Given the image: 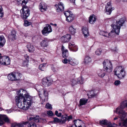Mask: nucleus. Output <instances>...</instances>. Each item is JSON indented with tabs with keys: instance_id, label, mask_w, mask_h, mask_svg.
Segmentation results:
<instances>
[{
	"instance_id": "40",
	"label": "nucleus",
	"mask_w": 127,
	"mask_h": 127,
	"mask_svg": "<svg viewBox=\"0 0 127 127\" xmlns=\"http://www.w3.org/2000/svg\"><path fill=\"white\" fill-rule=\"evenodd\" d=\"M119 125L120 126H124L127 127V119L124 120L123 122L122 123H119Z\"/></svg>"
},
{
	"instance_id": "33",
	"label": "nucleus",
	"mask_w": 127,
	"mask_h": 127,
	"mask_svg": "<svg viewBox=\"0 0 127 127\" xmlns=\"http://www.w3.org/2000/svg\"><path fill=\"white\" fill-rule=\"evenodd\" d=\"M104 71L103 70L99 69L97 71V74L98 76L101 78H103L106 74Z\"/></svg>"
},
{
	"instance_id": "7",
	"label": "nucleus",
	"mask_w": 127,
	"mask_h": 127,
	"mask_svg": "<svg viewBox=\"0 0 127 127\" xmlns=\"http://www.w3.org/2000/svg\"><path fill=\"white\" fill-rule=\"evenodd\" d=\"M27 121L26 122H22L20 123H19L20 127H24V125H26L27 124L29 123L28 125V127H31L32 115H29L27 117Z\"/></svg>"
},
{
	"instance_id": "44",
	"label": "nucleus",
	"mask_w": 127,
	"mask_h": 127,
	"mask_svg": "<svg viewBox=\"0 0 127 127\" xmlns=\"http://www.w3.org/2000/svg\"><path fill=\"white\" fill-rule=\"evenodd\" d=\"M46 64H40L39 66V68L42 71L44 70L43 69L45 66Z\"/></svg>"
},
{
	"instance_id": "14",
	"label": "nucleus",
	"mask_w": 127,
	"mask_h": 127,
	"mask_svg": "<svg viewBox=\"0 0 127 127\" xmlns=\"http://www.w3.org/2000/svg\"><path fill=\"white\" fill-rule=\"evenodd\" d=\"M55 6L56 8V10L57 12H61L64 10V6L63 3L62 2H60L58 4H56Z\"/></svg>"
},
{
	"instance_id": "64",
	"label": "nucleus",
	"mask_w": 127,
	"mask_h": 127,
	"mask_svg": "<svg viewBox=\"0 0 127 127\" xmlns=\"http://www.w3.org/2000/svg\"><path fill=\"white\" fill-rule=\"evenodd\" d=\"M75 0H70V1L71 2H73V3L75 2Z\"/></svg>"
},
{
	"instance_id": "36",
	"label": "nucleus",
	"mask_w": 127,
	"mask_h": 127,
	"mask_svg": "<svg viewBox=\"0 0 127 127\" xmlns=\"http://www.w3.org/2000/svg\"><path fill=\"white\" fill-rule=\"evenodd\" d=\"M69 32L72 34H74L76 32V29L72 26H70L69 28Z\"/></svg>"
},
{
	"instance_id": "17",
	"label": "nucleus",
	"mask_w": 127,
	"mask_h": 127,
	"mask_svg": "<svg viewBox=\"0 0 127 127\" xmlns=\"http://www.w3.org/2000/svg\"><path fill=\"white\" fill-rule=\"evenodd\" d=\"M47 5L45 3L41 2L40 3L39 5V10L42 12H44L47 10Z\"/></svg>"
},
{
	"instance_id": "20",
	"label": "nucleus",
	"mask_w": 127,
	"mask_h": 127,
	"mask_svg": "<svg viewBox=\"0 0 127 127\" xmlns=\"http://www.w3.org/2000/svg\"><path fill=\"white\" fill-rule=\"evenodd\" d=\"M69 48L71 51L76 52L78 50L77 46L73 42H71L69 44Z\"/></svg>"
},
{
	"instance_id": "23",
	"label": "nucleus",
	"mask_w": 127,
	"mask_h": 127,
	"mask_svg": "<svg viewBox=\"0 0 127 127\" xmlns=\"http://www.w3.org/2000/svg\"><path fill=\"white\" fill-rule=\"evenodd\" d=\"M71 38L70 35L67 34L63 36L61 38V40L63 42H65L69 41Z\"/></svg>"
},
{
	"instance_id": "15",
	"label": "nucleus",
	"mask_w": 127,
	"mask_h": 127,
	"mask_svg": "<svg viewBox=\"0 0 127 127\" xmlns=\"http://www.w3.org/2000/svg\"><path fill=\"white\" fill-rule=\"evenodd\" d=\"M74 126L76 127H85V124L81 120L79 119L74 120Z\"/></svg>"
},
{
	"instance_id": "52",
	"label": "nucleus",
	"mask_w": 127,
	"mask_h": 127,
	"mask_svg": "<svg viewBox=\"0 0 127 127\" xmlns=\"http://www.w3.org/2000/svg\"><path fill=\"white\" fill-rule=\"evenodd\" d=\"M47 113L48 115L50 116H52L53 114V113L52 111L51 110L48 111Z\"/></svg>"
},
{
	"instance_id": "31",
	"label": "nucleus",
	"mask_w": 127,
	"mask_h": 127,
	"mask_svg": "<svg viewBox=\"0 0 127 127\" xmlns=\"http://www.w3.org/2000/svg\"><path fill=\"white\" fill-rule=\"evenodd\" d=\"M88 100L87 99L84 98L80 99L79 102V105L81 106L85 105L87 103Z\"/></svg>"
},
{
	"instance_id": "45",
	"label": "nucleus",
	"mask_w": 127,
	"mask_h": 127,
	"mask_svg": "<svg viewBox=\"0 0 127 127\" xmlns=\"http://www.w3.org/2000/svg\"><path fill=\"white\" fill-rule=\"evenodd\" d=\"M38 97H32V103H37L38 101Z\"/></svg>"
},
{
	"instance_id": "41",
	"label": "nucleus",
	"mask_w": 127,
	"mask_h": 127,
	"mask_svg": "<svg viewBox=\"0 0 127 127\" xmlns=\"http://www.w3.org/2000/svg\"><path fill=\"white\" fill-rule=\"evenodd\" d=\"M32 23L29 22L27 20H24V26L25 27H27L31 25Z\"/></svg>"
},
{
	"instance_id": "47",
	"label": "nucleus",
	"mask_w": 127,
	"mask_h": 127,
	"mask_svg": "<svg viewBox=\"0 0 127 127\" xmlns=\"http://www.w3.org/2000/svg\"><path fill=\"white\" fill-rule=\"evenodd\" d=\"M45 108L47 109H50L52 110V107L51 105L49 103H47L45 105Z\"/></svg>"
},
{
	"instance_id": "60",
	"label": "nucleus",
	"mask_w": 127,
	"mask_h": 127,
	"mask_svg": "<svg viewBox=\"0 0 127 127\" xmlns=\"http://www.w3.org/2000/svg\"><path fill=\"white\" fill-rule=\"evenodd\" d=\"M32 127H36V125L35 123L32 124Z\"/></svg>"
},
{
	"instance_id": "62",
	"label": "nucleus",
	"mask_w": 127,
	"mask_h": 127,
	"mask_svg": "<svg viewBox=\"0 0 127 127\" xmlns=\"http://www.w3.org/2000/svg\"><path fill=\"white\" fill-rule=\"evenodd\" d=\"M6 111H7V112L8 113H10L11 112V110H6Z\"/></svg>"
},
{
	"instance_id": "34",
	"label": "nucleus",
	"mask_w": 127,
	"mask_h": 127,
	"mask_svg": "<svg viewBox=\"0 0 127 127\" xmlns=\"http://www.w3.org/2000/svg\"><path fill=\"white\" fill-rule=\"evenodd\" d=\"M68 116L67 115H64L62 116L61 119V123L62 124L64 123L66 121L67 119Z\"/></svg>"
},
{
	"instance_id": "21",
	"label": "nucleus",
	"mask_w": 127,
	"mask_h": 127,
	"mask_svg": "<svg viewBox=\"0 0 127 127\" xmlns=\"http://www.w3.org/2000/svg\"><path fill=\"white\" fill-rule=\"evenodd\" d=\"M62 52V56L63 58H66L68 56V53L67 50L65 49L63 46H62L61 48Z\"/></svg>"
},
{
	"instance_id": "42",
	"label": "nucleus",
	"mask_w": 127,
	"mask_h": 127,
	"mask_svg": "<svg viewBox=\"0 0 127 127\" xmlns=\"http://www.w3.org/2000/svg\"><path fill=\"white\" fill-rule=\"evenodd\" d=\"M71 12L69 11H67L66 12H64V14L65 15L66 17L69 16V15H72V14H71Z\"/></svg>"
},
{
	"instance_id": "61",
	"label": "nucleus",
	"mask_w": 127,
	"mask_h": 127,
	"mask_svg": "<svg viewBox=\"0 0 127 127\" xmlns=\"http://www.w3.org/2000/svg\"><path fill=\"white\" fill-rule=\"evenodd\" d=\"M116 125L114 124H113L112 125V126H111L110 127H116Z\"/></svg>"
},
{
	"instance_id": "32",
	"label": "nucleus",
	"mask_w": 127,
	"mask_h": 127,
	"mask_svg": "<svg viewBox=\"0 0 127 127\" xmlns=\"http://www.w3.org/2000/svg\"><path fill=\"white\" fill-rule=\"evenodd\" d=\"M40 45L43 48L47 47L48 45V43L46 40H43L40 43Z\"/></svg>"
},
{
	"instance_id": "55",
	"label": "nucleus",
	"mask_w": 127,
	"mask_h": 127,
	"mask_svg": "<svg viewBox=\"0 0 127 127\" xmlns=\"http://www.w3.org/2000/svg\"><path fill=\"white\" fill-rule=\"evenodd\" d=\"M13 127H20L19 123H16L13 125Z\"/></svg>"
},
{
	"instance_id": "54",
	"label": "nucleus",
	"mask_w": 127,
	"mask_h": 127,
	"mask_svg": "<svg viewBox=\"0 0 127 127\" xmlns=\"http://www.w3.org/2000/svg\"><path fill=\"white\" fill-rule=\"evenodd\" d=\"M28 61H23V65L24 66H26L28 64Z\"/></svg>"
},
{
	"instance_id": "53",
	"label": "nucleus",
	"mask_w": 127,
	"mask_h": 127,
	"mask_svg": "<svg viewBox=\"0 0 127 127\" xmlns=\"http://www.w3.org/2000/svg\"><path fill=\"white\" fill-rule=\"evenodd\" d=\"M114 83L115 85L118 86L120 84V81L119 80H116L115 82Z\"/></svg>"
},
{
	"instance_id": "22",
	"label": "nucleus",
	"mask_w": 127,
	"mask_h": 127,
	"mask_svg": "<svg viewBox=\"0 0 127 127\" xmlns=\"http://www.w3.org/2000/svg\"><path fill=\"white\" fill-rule=\"evenodd\" d=\"M125 70L124 67L122 66H119L117 67L114 69V72L115 75L120 73L123 71Z\"/></svg>"
},
{
	"instance_id": "46",
	"label": "nucleus",
	"mask_w": 127,
	"mask_h": 127,
	"mask_svg": "<svg viewBox=\"0 0 127 127\" xmlns=\"http://www.w3.org/2000/svg\"><path fill=\"white\" fill-rule=\"evenodd\" d=\"M53 122L55 123H61V120L57 118H54Z\"/></svg>"
},
{
	"instance_id": "1",
	"label": "nucleus",
	"mask_w": 127,
	"mask_h": 127,
	"mask_svg": "<svg viewBox=\"0 0 127 127\" xmlns=\"http://www.w3.org/2000/svg\"><path fill=\"white\" fill-rule=\"evenodd\" d=\"M19 91L20 94L15 97L17 105L19 108L27 109L32 104L31 96L29 95L25 90L21 89Z\"/></svg>"
},
{
	"instance_id": "43",
	"label": "nucleus",
	"mask_w": 127,
	"mask_h": 127,
	"mask_svg": "<svg viewBox=\"0 0 127 127\" xmlns=\"http://www.w3.org/2000/svg\"><path fill=\"white\" fill-rule=\"evenodd\" d=\"M4 13L3 11V9L1 6H0V17H3Z\"/></svg>"
},
{
	"instance_id": "3",
	"label": "nucleus",
	"mask_w": 127,
	"mask_h": 127,
	"mask_svg": "<svg viewBox=\"0 0 127 127\" xmlns=\"http://www.w3.org/2000/svg\"><path fill=\"white\" fill-rule=\"evenodd\" d=\"M103 70L107 72H111L112 70V65L109 60L106 59L103 63Z\"/></svg>"
},
{
	"instance_id": "16",
	"label": "nucleus",
	"mask_w": 127,
	"mask_h": 127,
	"mask_svg": "<svg viewBox=\"0 0 127 127\" xmlns=\"http://www.w3.org/2000/svg\"><path fill=\"white\" fill-rule=\"evenodd\" d=\"M38 92H39V95H41L42 93H43V94L44 95V96L45 97V98H44V97H43L42 98V97H41V96L40 95L39 96V97L42 100L44 99V101H45L46 100L45 99H47V96L48 95L47 92L46 90L44 89H41L40 90H39Z\"/></svg>"
},
{
	"instance_id": "4",
	"label": "nucleus",
	"mask_w": 127,
	"mask_h": 127,
	"mask_svg": "<svg viewBox=\"0 0 127 127\" xmlns=\"http://www.w3.org/2000/svg\"><path fill=\"white\" fill-rule=\"evenodd\" d=\"M21 17L24 20L26 19L30 14V10L27 6H24L20 11Z\"/></svg>"
},
{
	"instance_id": "19",
	"label": "nucleus",
	"mask_w": 127,
	"mask_h": 127,
	"mask_svg": "<svg viewBox=\"0 0 127 127\" xmlns=\"http://www.w3.org/2000/svg\"><path fill=\"white\" fill-rule=\"evenodd\" d=\"M99 123L102 126L106 125L107 126V127H110L112 126V124L111 122L108 121L106 120H100Z\"/></svg>"
},
{
	"instance_id": "50",
	"label": "nucleus",
	"mask_w": 127,
	"mask_h": 127,
	"mask_svg": "<svg viewBox=\"0 0 127 127\" xmlns=\"http://www.w3.org/2000/svg\"><path fill=\"white\" fill-rule=\"evenodd\" d=\"M99 33L100 35H103L105 36H107V35L106 34L107 33L106 32H105L103 31H100V32Z\"/></svg>"
},
{
	"instance_id": "35",
	"label": "nucleus",
	"mask_w": 127,
	"mask_h": 127,
	"mask_svg": "<svg viewBox=\"0 0 127 127\" xmlns=\"http://www.w3.org/2000/svg\"><path fill=\"white\" fill-rule=\"evenodd\" d=\"M69 16H68L66 18V20L68 22H71L74 19V17H73V15L72 14Z\"/></svg>"
},
{
	"instance_id": "49",
	"label": "nucleus",
	"mask_w": 127,
	"mask_h": 127,
	"mask_svg": "<svg viewBox=\"0 0 127 127\" xmlns=\"http://www.w3.org/2000/svg\"><path fill=\"white\" fill-rule=\"evenodd\" d=\"M27 47L28 49V51L29 52H31L32 51V48L31 47V44H29L27 45Z\"/></svg>"
},
{
	"instance_id": "59",
	"label": "nucleus",
	"mask_w": 127,
	"mask_h": 127,
	"mask_svg": "<svg viewBox=\"0 0 127 127\" xmlns=\"http://www.w3.org/2000/svg\"><path fill=\"white\" fill-rule=\"evenodd\" d=\"M62 115V114L61 113H58V115H57V116L58 117H60Z\"/></svg>"
},
{
	"instance_id": "58",
	"label": "nucleus",
	"mask_w": 127,
	"mask_h": 127,
	"mask_svg": "<svg viewBox=\"0 0 127 127\" xmlns=\"http://www.w3.org/2000/svg\"><path fill=\"white\" fill-rule=\"evenodd\" d=\"M72 118V116L71 115H70L67 117V120L69 121L70 119H71Z\"/></svg>"
},
{
	"instance_id": "39",
	"label": "nucleus",
	"mask_w": 127,
	"mask_h": 127,
	"mask_svg": "<svg viewBox=\"0 0 127 127\" xmlns=\"http://www.w3.org/2000/svg\"><path fill=\"white\" fill-rule=\"evenodd\" d=\"M39 117L38 116H36L35 117H32V121H33L36 123H37L39 121Z\"/></svg>"
},
{
	"instance_id": "28",
	"label": "nucleus",
	"mask_w": 127,
	"mask_h": 127,
	"mask_svg": "<svg viewBox=\"0 0 127 127\" xmlns=\"http://www.w3.org/2000/svg\"><path fill=\"white\" fill-rule=\"evenodd\" d=\"M6 42L5 39L3 35H0V47H2Z\"/></svg>"
},
{
	"instance_id": "30",
	"label": "nucleus",
	"mask_w": 127,
	"mask_h": 127,
	"mask_svg": "<svg viewBox=\"0 0 127 127\" xmlns=\"http://www.w3.org/2000/svg\"><path fill=\"white\" fill-rule=\"evenodd\" d=\"M96 95V93L94 91H91L88 93L87 95L89 98L94 97Z\"/></svg>"
},
{
	"instance_id": "9",
	"label": "nucleus",
	"mask_w": 127,
	"mask_h": 127,
	"mask_svg": "<svg viewBox=\"0 0 127 127\" xmlns=\"http://www.w3.org/2000/svg\"><path fill=\"white\" fill-rule=\"evenodd\" d=\"M125 21V19L124 18H121L120 19L118 22H116L115 25H114V26H116L117 28L116 31L118 32H120V30L121 27L123 26Z\"/></svg>"
},
{
	"instance_id": "27",
	"label": "nucleus",
	"mask_w": 127,
	"mask_h": 127,
	"mask_svg": "<svg viewBox=\"0 0 127 127\" xmlns=\"http://www.w3.org/2000/svg\"><path fill=\"white\" fill-rule=\"evenodd\" d=\"M126 75V72L125 70L119 73H118L116 75L118 78L120 79H121L123 78Z\"/></svg>"
},
{
	"instance_id": "26",
	"label": "nucleus",
	"mask_w": 127,
	"mask_h": 127,
	"mask_svg": "<svg viewBox=\"0 0 127 127\" xmlns=\"http://www.w3.org/2000/svg\"><path fill=\"white\" fill-rule=\"evenodd\" d=\"M28 2V0H17V4L22 6V8L23 6H26V4Z\"/></svg>"
},
{
	"instance_id": "5",
	"label": "nucleus",
	"mask_w": 127,
	"mask_h": 127,
	"mask_svg": "<svg viewBox=\"0 0 127 127\" xmlns=\"http://www.w3.org/2000/svg\"><path fill=\"white\" fill-rule=\"evenodd\" d=\"M9 80L11 81H16L21 78L20 74L18 72H13L8 74L7 76Z\"/></svg>"
},
{
	"instance_id": "18",
	"label": "nucleus",
	"mask_w": 127,
	"mask_h": 127,
	"mask_svg": "<svg viewBox=\"0 0 127 127\" xmlns=\"http://www.w3.org/2000/svg\"><path fill=\"white\" fill-rule=\"evenodd\" d=\"M111 26L113 27V29L111 31V32L108 34L109 37H112L113 36V35L114 33H116L117 35H118L120 32H118L116 31L117 28L116 26H114L113 24H112L111 25Z\"/></svg>"
},
{
	"instance_id": "6",
	"label": "nucleus",
	"mask_w": 127,
	"mask_h": 127,
	"mask_svg": "<svg viewBox=\"0 0 127 127\" xmlns=\"http://www.w3.org/2000/svg\"><path fill=\"white\" fill-rule=\"evenodd\" d=\"M62 62L64 64L68 63L72 66L77 65L78 64L75 59L71 57H69L68 59L65 58L62 60Z\"/></svg>"
},
{
	"instance_id": "63",
	"label": "nucleus",
	"mask_w": 127,
	"mask_h": 127,
	"mask_svg": "<svg viewBox=\"0 0 127 127\" xmlns=\"http://www.w3.org/2000/svg\"><path fill=\"white\" fill-rule=\"evenodd\" d=\"M55 115L57 116L58 114V111L57 110L56 111H55Z\"/></svg>"
},
{
	"instance_id": "51",
	"label": "nucleus",
	"mask_w": 127,
	"mask_h": 127,
	"mask_svg": "<svg viewBox=\"0 0 127 127\" xmlns=\"http://www.w3.org/2000/svg\"><path fill=\"white\" fill-rule=\"evenodd\" d=\"M101 52V51L100 50L98 49H97L95 53L96 55H99L100 54Z\"/></svg>"
},
{
	"instance_id": "13",
	"label": "nucleus",
	"mask_w": 127,
	"mask_h": 127,
	"mask_svg": "<svg viewBox=\"0 0 127 127\" xmlns=\"http://www.w3.org/2000/svg\"><path fill=\"white\" fill-rule=\"evenodd\" d=\"M105 9L106 13L108 15H110L112 10L114 9V7H112L111 4V2L109 1L107 4L105 6Z\"/></svg>"
},
{
	"instance_id": "8",
	"label": "nucleus",
	"mask_w": 127,
	"mask_h": 127,
	"mask_svg": "<svg viewBox=\"0 0 127 127\" xmlns=\"http://www.w3.org/2000/svg\"><path fill=\"white\" fill-rule=\"evenodd\" d=\"M0 64L5 65H9L10 61L9 58L5 56L2 57L0 59Z\"/></svg>"
},
{
	"instance_id": "11",
	"label": "nucleus",
	"mask_w": 127,
	"mask_h": 127,
	"mask_svg": "<svg viewBox=\"0 0 127 127\" xmlns=\"http://www.w3.org/2000/svg\"><path fill=\"white\" fill-rule=\"evenodd\" d=\"M52 31V30L51 26L49 25H47L42 31V32L43 34L46 35L47 34H48Z\"/></svg>"
},
{
	"instance_id": "56",
	"label": "nucleus",
	"mask_w": 127,
	"mask_h": 127,
	"mask_svg": "<svg viewBox=\"0 0 127 127\" xmlns=\"http://www.w3.org/2000/svg\"><path fill=\"white\" fill-rule=\"evenodd\" d=\"M24 58L26 59V61H28L29 57L27 55H26L24 56Z\"/></svg>"
},
{
	"instance_id": "38",
	"label": "nucleus",
	"mask_w": 127,
	"mask_h": 127,
	"mask_svg": "<svg viewBox=\"0 0 127 127\" xmlns=\"http://www.w3.org/2000/svg\"><path fill=\"white\" fill-rule=\"evenodd\" d=\"M70 82L72 86H74L77 83H78V79H71Z\"/></svg>"
},
{
	"instance_id": "25",
	"label": "nucleus",
	"mask_w": 127,
	"mask_h": 127,
	"mask_svg": "<svg viewBox=\"0 0 127 127\" xmlns=\"http://www.w3.org/2000/svg\"><path fill=\"white\" fill-rule=\"evenodd\" d=\"M82 31L84 36L85 37H87L89 35L88 30L87 28L83 27L82 28Z\"/></svg>"
},
{
	"instance_id": "48",
	"label": "nucleus",
	"mask_w": 127,
	"mask_h": 127,
	"mask_svg": "<svg viewBox=\"0 0 127 127\" xmlns=\"http://www.w3.org/2000/svg\"><path fill=\"white\" fill-rule=\"evenodd\" d=\"M78 83H80L81 84H83L84 80L82 77H80L78 78Z\"/></svg>"
},
{
	"instance_id": "24",
	"label": "nucleus",
	"mask_w": 127,
	"mask_h": 127,
	"mask_svg": "<svg viewBox=\"0 0 127 127\" xmlns=\"http://www.w3.org/2000/svg\"><path fill=\"white\" fill-rule=\"evenodd\" d=\"M16 32L14 30L11 31V34L8 36V39L9 40H14L16 39Z\"/></svg>"
},
{
	"instance_id": "2",
	"label": "nucleus",
	"mask_w": 127,
	"mask_h": 127,
	"mask_svg": "<svg viewBox=\"0 0 127 127\" xmlns=\"http://www.w3.org/2000/svg\"><path fill=\"white\" fill-rule=\"evenodd\" d=\"M127 107V101H124L121 104L119 107L117 108L116 110L114 111L118 115L119 117L121 120H123L126 116L127 114L123 110L124 109Z\"/></svg>"
},
{
	"instance_id": "37",
	"label": "nucleus",
	"mask_w": 127,
	"mask_h": 127,
	"mask_svg": "<svg viewBox=\"0 0 127 127\" xmlns=\"http://www.w3.org/2000/svg\"><path fill=\"white\" fill-rule=\"evenodd\" d=\"M91 61V58L88 56L85 57L84 59V62L86 64H87L89 63Z\"/></svg>"
},
{
	"instance_id": "12",
	"label": "nucleus",
	"mask_w": 127,
	"mask_h": 127,
	"mask_svg": "<svg viewBox=\"0 0 127 127\" xmlns=\"http://www.w3.org/2000/svg\"><path fill=\"white\" fill-rule=\"evenodd\" d=\"M3 120L7 123H10L9 120L6 115L0 114V126H2L4 123Z\"/></svg>"
},
{
	"instance_id": "10",
	"label": "nucleus",
	"mask_w": 127,
	"mask_h": 127,
	"mask_svg": "<svg viewBox=\"0 0 127 127\" xmlns=\"http://www.w3.org/2000/svg\"><path fill=\"white\" fill-rule=\"evenodd\" d=\"M52 82L53 80L52 79L46 77L43 79L42 83L45 87H48L52 84Z\"/></svg>"
},
{
	"instance_id": "29",
	"label": "nucleus",
	"mask_w": 127,
	"mask_h": 127,
	"mask_svg": "<svg viewBox=\"0 0 127 127\" xmlns=\"http://www.w3.org/2000/svg\"><path fill=\"white\" fill-rule=\"evenodd\" d=\"M96 18L95 16L93 15L90 16L89 18V22L91 24H93L96 21Z\"/></svg>"
},
{
	"instance_id": "57",
	"label": "nucleus",
	"mask_w": 127,
	"mask_h": 127,
	"mask_svg": "<svg viewBox=\"0 0 127 127\" xmlns=\"http://www.w3.org/2000/svg\"><path fill=\"white\" fill-rule=\"evenodd\" d=\"M52 70L54 72H56L58 69L57 68H56L54 67H52Z\"/></svg>"
}]
</instances>
